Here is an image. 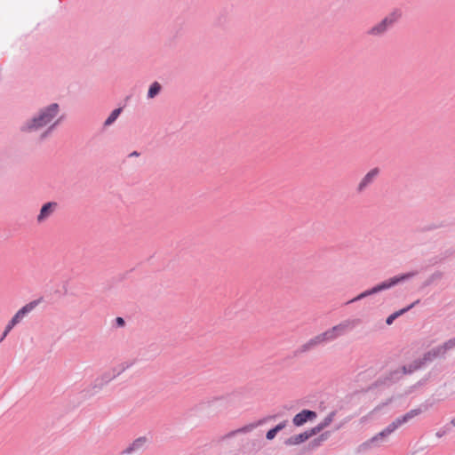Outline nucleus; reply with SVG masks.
Here are the masks:
<instances>
[{
    "mask_svg": "<svg viewBox=\"0 0 455 455\" xmlns=\"http://www.w3.org/2000/svg\"><path fill=\"white\" fill-rule=\"evenodd\" d=\"M420 412H421V411L419 409L411 410V411H408L407 413H405L403 416L395 419L393 421V424L395 425L396 428H398L402 425L409 422L411 419H412L416 416L419 415Z\"/></svg>",
    "mask_w": 455,
    "mask_h": 455,
    "instance_id": "obj_13",
    "label": "nucleus"
},
{
    "mask_svg": "<svg viewBox=\"0 0 455 455\" xmlns=\"http://www.w3.org/2000/svg\"><path fill=\"white\" fill-rule=\"evenodd\" d=\"M420 412H421V411L419 409L411 410V411H408L407 413H405L403 416L395 419L393 421V424L395 425L396 428H398L402 425L409 422L411 419H412L416 416L419 415Z\"/></svg>",
    "mask_w": 455,
    "mask_h": 455,
    "instance_id": "obj_12",
    "label": "nucleus"
},
{
    "mask_svg": "<svg viewBox=\"0 0 455 455\" xmlns=\"http://www.w3.org/2000/svg\"><path fill=\"white\" fill-rule=\"evenodd\" d=\"M121 110H122L121 108H116V109L113 110L112 113L110 114V116L105 121V125L108 126V125H110L111 124H113L116 120L118 116L120 115Z\"/></svg>",
    "mask_w": 455,
    "mask_h": 455,
    "instance_id": "obj_19",
    "label": "nucleus"
},
{
    "mask_svg": "<svg viewBox=\"0 0 455 455\" xmlns=\"http://www.w3.org/2000/svg\"><path fill=\"white\" fill-rule=\"evenodd\" d=\"M160 90H161L160 84L157 82H154L149 87V90L148 92V97L149 99H153L159 93Z\"/></svg>",
    "mask_w": 455,
    "mask_h": 455,
    "instance_id": "obj_18",
    "label": "nucleus"
},
{
    "mask_svg": "<svg viewBox=\"0 0 455 455\" xmlns=\"http://www.w3.org/2000/svg\"><path fill=\"white\" fill-rule=\"evenodd\" d=\"M451 424L455 426V419L451 420Z\"/></svg>",
    "mask_w": 455,
    "mask_h": 455,
    "instance_id": "obj_23",
    "label": "nucleus"
},
{
    "mask_svg": "<svg viewBox=\"0 0 455 455\" xmlns=\"http://www.w3.org/2000/svg\"><path fill=\"white\" fill-rule=\"evenodd\" d=\"M419 303V300L415 301L414 303L411 304L410 306H408L407 307L405 308H403L399 311H396L395 313H393L392 315H390L387 318V323L388 325H390L395 319H396L398 316L402 315L403 314H404L405 312H407L408 310H410L411 308H412L416 304Z\"/></svg>",
    "mask_w": 455,
    "mask_h": 455,
    "instance_id": "obj_14",
    "label": "nucleus"
},
{
    "mask_svg": "<svg viewBox=\"0 0 455 455\" xmlns=\"http://www.w3.org/2000/svg\"><path fill=\"white\" fill-rule=\"evenodd\" d=\"M413 274H408V275H400V276H395L387 281H385L376 286H374L373 288L370 289V290H367L362 293H360L357 297L354 298L353 299H351L349 301V303L351 302H355V301H357L359 299H362L367 296H370V295H372V294H375L377 292H379L383 290H386V289H388L394 285H395L396 283H398L399 282L401 281H403L411 276H412Z\"/></svg>",
    "mask_w": 455,
    "mask_h": 455,
    "instance_id": "obj_3",
    "label": "nucleus"
},
{
    "mask_svg": "<svg viewBox=\"0 0 455 455\" xmlns=\"http://www.w3.org/2000/svg\"><path fill=\"white\" fill-rule=\"evenodd\" d=\"M285 426H286V421H283V422H281L278 425H276L274 428L268 430L266 435L267 439H268V440L274 439L275 435L277 434V432L283 429L285 427Z\"/></svg>",
    "mask_w": 455,
    "mask_h": 455,
    "instance_id": "obj_16",
    "label": "nucleus"
},
{
    "mask_svg": "<svg viewBox=\"0 0 455 455\" xmlns=\"http://www.w3.org/2000/svg\"><path fill=\"white\" fill-rule=\"evenodd\" d=\"M58 204L56 202H49L44 204L36 218L38 223H42L46 220L57 209Z\"/></svg>",
    "mask_w": 455,
    "mask_h": 455,
    "instance_id": "obj_9",
    "label": "nucleus"
},
{
    "mask_svg": "<svg viewBox=\"0 0 455 455\" xmlns=\"http://www.w3.org/2000/svg\"><path fill=\"white\" fill-rule=\"evenodd\" d=\"M59 112L58 104L54 103L42 110L37 116L23 126L22 130L27 132L37 131L50 124Z\"/></svg>",
    "mask_w": 455,
    "mask_h": 455,
    "instance_id": "obj_2",
    "label": "nucleus"
},
{
    "mask_svg": "<svg viewBox=\"0 0 455 455\" xmlns=\"http://www.w3.org/2000/svg\"><path fill=\"white\" fill-rule=\"evenodd\" d=\"M252 427H253L252 426H251V427H244V428L241 429L240 431H247V430H251V429H252Z\"/></svg>",
    "mask_w": 455,
    "mask_h": 455,
    "instance_id": "obj_21",
    "label": "nucleus"
},
{
    "mask_svg": "<svg viewBox=\"0 0 455 455\" xmlns=\"http://www.w3.org/2000/svg\"><path fill=\"white\" fill-rule=\"evenodd\" d=\"M355 325L354 321L346 320L332 328L325 331L323 333H320L311 339L306 345L305 348L309 349L319 344H323L324 342L331 341L336 339L338 337L344 334L348 329L352 328Z\"/></svg>",
    "mask_w": 455,
    "mask_h": 455,
    "instance_id": "obj_1",
    "label": "nucleus"
},
{
    "mask_svg": "<svg viewBox=\"0 0 455 455\" xmlns=\"http://www.w3.org/2000/svg\"><path fill=\"white\" fill-rule=\"evenodd\" d=\"M130 156H139V153H138V152H136V151H134V152H132Z\"/></svg>",
    "mask_w": 455,
    "mask_h": 455,
    "instance_id": "obj_22",
    "label": "nucleus"
},
{
    "mask_svg": "<svg viewBox=\"0 0 455 455\" xmlns=\"http://www.w3.org/2000/svg\"><path fill=\"white\" fill-rule=\"evenodd\" d=\"M314 435H315V431H314V429L312 428L310 431H306L299 435L291 436L286 441V444L296 445V444L301 443L307 441L309 437L313 436Z\"/></svg>",
    "mask_w": 455,
    "mask_h": 455,
    "instance_id": "obj_11",
    "label": "nucleus"
},
{
    "mask_svg": "<svg viewBox=\"0 0 455 455\" xmlns=\"http://www.w3.org/2000/svg\"><path fill=\"white\" fill-rule=\"evenodd\" d=\"M36 306V302L33 301L27 305H25L23 307H21L12 318V320L9 322L7 326L5 327V330L3 333V336L1 338V341L7 336V334L10 332V331L20 321L23 319V317L29 312H31Z\"/></svg>",
    "mask_w": 455,
    "mask_h": 455,
    "instance_id": "obj_6",
    "label": "nucleus"
},
{
    "mask_svg": "<svg viewBox=\"0 0 455 455\" xmlns=\"http://www.w3.org/2000/svg\"><path fill=\"white\" fill-rule=\"evenodd\" d=\"M334 412H331L320 424H318L315 427H314V431H315V435L323 430L324 427H328L334 419Z\"/></svg>",
    "mask_w": 455,
    "mask_h": 455,
    "instance_id": "obj_15",
    "label": "nucleus"
},
{
    "mask_svg": "<svg viewBox=\"0 0 455 455\" xmlns=\"http://www.w3.org/2000/svg\"><path fill=\"white\" fill-rule=\"evenodd\" d=\"M145 443H146V438H138L130 445V447H128L124 451V452L129 454L135 450H139L145 444Z\"/></svg>",
    "mask_w": 455,
    "mask_h": 455,
    "instance_id": "obj_17",
    "label": "nucleus"
},
{
    "mask_svg": "<svg viewBox=\"0 0 455 455\" xmlns=\"http://www.w3.org/2000/svg\"><path fill=\"white\" fill-rule=\"evenodd\" d=\"M379 169L373 168L371 171H369L360 180V182L357 185V191L359 193H362L365 190V188L371 185L373 180L376 179V177L379 175Z\"/></svg>",
    "mask_w": 455,
    "mask_h": 455,
    "instance_id": "obj_8",
    "label": "nucleus"
},
{
    "mask_svg": "<svg viewBox=\"0 0 455 455\" xmlns=\"http://www.w3.org/2000/svg\"><path fill=\"white\" fill-rule=\"evenodd\" d=\"M397 428L395 427V425L391 422L387 427H385L382 431L376 434L371 438L368 439L366 442H364L361 447L363 449H370L372 447H378L381 445L383 443H385L388 436L394 433Z\"/></svg>",
    "mask_w": 455,
    "mask_h": 455,
    "instance_id": "obj_4",
    "label": "nucleus"
},
{
    "mask_svg": "<svg viewBox=\"0 0 455 455\" xmlns=\"http://www.w3.org/2000/svg\"><path fill=\"white\" fill-rule=\"evenodd\" d=\"M454 345H455V342L452 340H450V341L446 342L445 344L439 346L437 347H435V348L431 349L430 351H428L425 355L424 359L426 361H431L436 357L443 356L445 355V353L447 352V350L453 347Z\"/></svg>",
    "mask_w": 455,
    "mask_h": 455,
    "instance_id": "obj_7",
    "label": "nucleus"
},
{
    "mask_svg": "<svg viewBox=\"0 0 455 455\" xmlns=\"http://www.w3.org/2000/svg\"><path fill=\"white\" fill-rule=\"evenodd\" d=\"M316 418V413L313 411L303 410L293 417L292 422L295 426L299 427L305 424L307 420H312Z\"/></svg>",
    "mask_w": 455,
    "mask_h": 455,
    "instance_id": "obj_10",
    "label": "nucleus"
},
{
    "mask_svg": "<svg viewBox=\"0 0 455 455\" xmlns=\"http://www.w3.org/2000/svg\"><path fill=\"white\" fill-rule=\"evenodd\" d=\"M399 19V14L393 12L386 16L381 21L375 24L368 30V35L372 36H380L393 26Z\"/></svg>",
    "mask_w": 455,
    "mask_h": 455,
    "instance_id": "obj_5",
    "label": "nucleus"
},
{
    "mask_svg": "<svg viewBox=\"0 0 455 455\" xmlns=\"http://www.w3.org/2000/svg\"><path fill=\"white\" fill-rule=\"evenodd\" d=\"M116 323L119 326H123L124 324V321L122 317H117L116 318Z\"/></svg>",
    "mask_w": 455,
    "mask_h": 455,
    "instance_id": "obj_20",
    "label": "nucleus"
}]
</instances>
